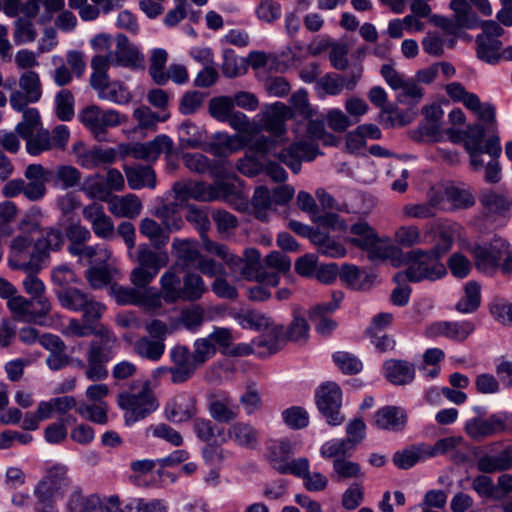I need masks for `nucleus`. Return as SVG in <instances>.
Segmentation results:
<instances>
[{"label": "nucleus", "mask_w": 512, "mask_h": 512, "mask_svg": "<svg viewBox=\"0 0 512 512\" xmlns=\"http://www.w3.org/2000/svg\"><path fill=\"white\" fill-rule=\"evenodd\" d=\"M395 266H406L405 270L395 274L394 281L396 283L436 281L447 273L443 263L422 249L402 252Z\"/></svg>", "instance_id": "4"}, {"label": "nucleus", "mask_w": 512, "mask_h": 512, "mask_svg": "<svg viewBox=\"0 0 512 512\" xmlns=\"http://www.w3.org/2000/svg\"><path fill=\"white\" fill-rule=\"evenodd\" d=\"M24 139L27 152L32 156H37L53 148L51 134L46 129H40Z\"/></svg>", "instance_id": "60"}, {"label": "nucleus", "mask_w": 512, "mask_h": 512, "mask_svg": "<svg viewBox=\"0 0 512 512\" xmlns=\"http://www.w3.org/2000/svg\"><path fill=\"white\" fill-rule=\"evenodd\" d=\"M83 217L91 224L95 235L102 239H112L115 228L111 218L105 214L102 205L92 203L84 207Z\"/></svg>", "instance_id": "27"}, {"label": "nucleus", "mask_w": 512, "mask_h": 512, "mask_svg": "<svg viewBox=\"0 0 512 512\" xmlns=\"http://www.w3.org/2000/svg\"><path fill=\"white\" fill-rule=\"evenodd\" d=\"M161 298L168 304H173L181 300L182 279L173 270L165 271L160 278Z\"/></svg>", "instance_id": "39"}, {"label": "nucleus", "mask_w": 512, "mask_h": 512, "mask_svg": "<svg viewBox=\"0 0 512 512\" xmlns=\"http://www.w3.org/2000/svg\"><path fill=\"white\" fill-rule=\"evenodd\" d=\"M60 305L72 312H81L82 321L101 325L100 320L106 312V305L88 293L76 287H65L56 290Z\"/></svg>", "instance_id": "8"}, {"label": "nucleus", "mask_w": 512, "mask_h": 512, "mask_svg": "<svg viewBox=\"0 0 512 512\" xmlns=\"http://www.w3.org/2000/svg\"><path fill=\"white\" fill-rule=\"evenodd\" d=\"M285 331L283 326H274L267 333L262 334L253 340L257 355L268 357L278 352L286 344Z\"/></svg>", "instance_id": "33"}, {"label": "nucleus", "mask_w": 512, "mask_h": 512, "mask_svg": "<svg viewBox=\"0 0 512 512\" xmlns=\"http://www.w3.org/2000/svg\"><path fill=\"white\" fill-rule=\"evenodd\" d=\"M134 351L142 358L158 361L165 351V343L162 340H154L144 336L134 344Z\"/></svg>", "instance_id": "49"}, {"label": "nucleus", "mask_w": 512, "mask_h": 512, "mask_svg": "<svg viewBox=\"0 0 512 512\" xmlns=\"http://www.w3.org/2000/svg\"><path fill=\"white\" fill-rule=\"evenodd\" d=\"M374 424L381 430L400 432L407 424V413L402 407L385 406L375 413Z\"/></svg>", "instance_id": "30"}, {"label": "nucleus", "mask_w": 512, "mask_h": 512, "mask_svg": "<svg viewBox=\"0 0 512 512\" xmlns=\"http://www.w3.org/2000/svg\"><path fill=\"white\" fill-rule=\"evenodd\" d=\"M167 57V52L161 48L154 49L150 57L149 73L158 85H164L168 81V76L164 72Z\"/></svg>", "instance_id": "62"}, {"label": "nucleus", "mask_w": 512, "mask_h": 512, "mask_svg": "<svg viewBox=\"0 0 512 512\" xmlns=\"http://www.w3.org/2000/svg\"><path fill=\"white\" fill-rule=\"evenodd\" d=\"M108 70H103L105 79L101 80L98 78L101 73L98 69H93L90 76V84L93 89L98 92V97L103 100H107L119 105L128 104L131 99V93L125 88L120 82H110L107 74Z\"/></svg>", "instance_id": "18"}, {"label": "nucleus", "mask_w": 512, "mask_h": 512, "mask_svg": "<svg viewBox=\"0 0 512 512\" xmlns=\"http://www.w3.org/2000/svg\"><path fill=\"white\" fill-rule=\"evenodd\" d=\"M444 196L451 209H466L475 203V199L469 191L455 186L447 187Z\"/></svg>", "instance_id": "63"}, {"label": "nucleus", "mask_w": 512, "mask_h": 512, "mask_svg": "<svg viewBox=\"0 0 512 512\" xmlns=\"http://www.w3.org/2000/svg\"><path fill=\"white\" fill-rule=\"evenodd\" d=\"M116 159V152L112 148L93 147L77 152L76 161L85 169H94L111 164Z\"/></svg>", "instance_id": "35"}, {"label": "nucleus", "mask_w": 512, "mask_h": 512, "mask_svg": "<svg viewBox=\"0 0 512 512\" xmlns=\"http://www.w3.org/2000/svg\"><path fill=\"white\" fill-rule=\"evenodd\" d=\"M343 298L342 291H334L331 301L317 304L310 310L309 319L314 323L318 333L328 335L336 328L337 323L329 315L338 309Z\"/></svg>", "instance_id": "20"}, {"label": "nucleus", "mask_w": 512, "mask_h": 512, "mask_svg": "<svg viewBox=\"0 0 512 512\" xmlns=\"http://www.w3.org/2000/svg\"><path fill=\"white\" fill-rule=\"evenodd\" d=\"M97 339L90 342L87 351L86 377L90 381H101L108 377L107 363L115 356L116 335L108 328L98 332Z\"/></svg>", "instance_id": "7"}, {"label": "nucleus", "mask_w": 512, "mask_h": 512, "mask_svg": "<svg viewBox=\"0 0 512 512\" xmlns=\"http://www.w3.org/2000/svg\"><path fill=\"white\" fill-rule=\"evenodd\" d=\"M170 360L173 363L171 382L181 384L188 381L200 366L188 347L177 345L170 350Z\"/></svg>", "instance_id": "19"}, {"label": "nucleus", "mask_w": 512, "mask_h": 512, "mask_svg": "<svg viewBox=\"0 0 512 512\" xmlns=\"http://www.w3.org/2000/svg\"><path fill=\"white\" fill-rule=\"evenodd\" d=\"M207 291L208 288L201 275L192 271L185 273L182 279L181 301H197L201 299Z\"/></svg>", "instance_id": "41"}, {"label": "nucleus", "mask_w": 512, "mask_h": 512, "mask_svg": "<svg viewBox=\"0 0 512 512\" xmlns=\"http://www.w3.org/2000/svg\"><path fill=\"white\" fill-rule=\"evenodd\" d=\"M108 209L116 217L133 219L140 215L142 202L132 193L124 196L112 195L108 202Z\"/></svg>", "instance_id": "34"}, {"label": "nucleus", "mask_w": 512, "mask_h": 512, "mask_svg": "<svg viewBox=\"0 0 512 512\" xmlns=\"http://www.w3.org/2000/svg\"><path fill=\"white\" fill-rule=\"evenodd\" d=\"M22 121L16 125V132L22 138L42 129L39 111L36 108L25 107L22 111Z\"/></svg>", "instance_id": "58"}, {"label": "nucleus", "mask_w": 512, "mask_h": 512, "mask_svg": "<svg viewBox=\"0 0 512 512\" xmlns=\"http://www.w3.org/2000/svg\"><path fill=\"white\" fill-rule=\"evenodd\" d=\"M207 403L209 414L216 422L230 423L238 417L239 406L227 392L210 393Z\"/></svg>", "instance_id": "23"}, {"label": "nucleus", "mask_w": 512, "mask_h": 512, "mask_svg": "<svg viewBox=\"0 0 512 512\" xmlns=\"http://www.w3.org/2000/svg\"><path fill=\"white\" fill-rule=\"evenodd\" d=\"M351 234L354 237L349 239V242L364 250L367 245H371L374 238L377 236L375 230L366 222L359 221L350 227Z\"/></svg>", "instance_id": "64"}, {"label": "nucleus", "mask_w": 512, "mask_h": 512, "mask_svg": "<svg viewBox=\"0 0 512 512\" xmlns=\"http://www.w3.org/2000/svg\"><path fill=\"white\" fill-rule=\"evenodd\" d=\"M385 378L393 385L405 386L415 378L414 364L401 359H390L384 362Z\"/></svg>", "instance_id": "31"}, {"label": "nucleus", "mask_w": 512, "mask_h": 512, "mask_svg": "<svg viewBox=\"0 0 512 512\" xmlns=\"http://www.w3.org/2000/svg\"><path fill=\"white\" fill-rule=\"evenodd\" d=\"M204 250L222 259L237 280H255L272 286L279 282L278 274L261 271L260 254L256 249H246L244 259L231 253L226 245L204 238Z\"/></svg>", "instance_id": "2"}, {"label": "nucleus", "mask_w": 512, "mask_h": 512, "mask_svg": "<svg viewBox=\"0 0 512 512\" xmlns=\"http://www.w3.org/2000/svg\"><path fill=\"white\" fill-rule=\"evenodd\" d=\"M508 247V242L497 236L489 242L475 245L472 248V255L476 268L485 274L492 275L499 268Z\"/></svg>", "instance_id": "14"}, {"label": "nucleus", "mask_w": 512, "mask_h": 512, "mask_svg": "<svg viewBox=\"0 0 512 512\" xmlns=\"http://www.w3.org/2000/svg\"><path fill=\"white\" fill-rule=\"evenodd\" d=\"M81 190L91 199H98L108 204L112 193L99 175L85 179Z\"/></svg>", "instance_id": "59"}, {"label": "nucleus", "mask_w": 512, "mask_h": 512, "mask_svg": "<svg viewBox=\"0 0 512 512\" xmlns=\"http://www.w3.org/2000/svg\"><path fill=\"white\" fill-rule=\"evenodd\" d=\"M172 250L177 259L176 265L183 270L195 267L202 255L198 249V243L190 239H174Z\"/></svg>", "instance_id": "36"}, {"label": "nucleus", "mask_w": 512, "mask_h": 512, "mask_svg": "<svg viewBox=\"0 0 512 512\" xmlns=\"http://www.w3.org/2000/svg\"><path fill=\"white\" fill-rule=\"evenodd\" d=\"M308 335L309 325L304 317V312L301 308L295 307L293 309V320L285 332L286 340L301 342L307 340Z\"/></svg>", "instance_id": "52"}, {"label": "nucleus", "mask_w": 512, "mask_h": 512, "mask_svg": "<svg viewBox=\"0 0 512 512\" xmlns=\"http://www.w3.org/2000/svg\"><path fill=\"white\" fill-rule=\"evenodd\" d=\"M475 329L470 321H440L429 325L425 335L430 338L444 336L453 341H464Z\"/></svg>", "instance_id": "26"}, {"label": "nucleus", "mask_w": 512, "mask_h": 512, "mask_svg": "<svg viewBox=\"0 0 512 512\" xmlns=\"http://www.w3.org/2000/svg\"><path fill=\"white\" fill-rule=\"evenodd\" d=\"M0 298L7 300V308L13 320L23 323V320L33 315L29 310L32 301L20 295L17 288L2 277H0Z\"/></svg>", "instance_id": "22"}, {"label": "nucleus", "mask_w": 512, "mask_h": 512, "mask_svg": "<svg viewBox=\"0 0 512 512\" xmlns=\"http://www.w3.org/2000/svg\"><path fill=\"white\" fill-rule=\"evenodd\" d=\"M512 414L494 413L487 418L474 417L465 424V432L474 441L480 442L488 437L508 431Z\"/></svg>", "instance_id": "15"}, {"label": "nucleus", "mask_w": 512, "mask_h": 512, "mask_svg": "<svg viewBox=\"0 0 512 512\" xmlns=\"http://www.w3.org/2000/svg\"><path fill=\"white\" fill-rule=\"evenodd\" d=\"M173 190L176 198L180 201L194 199L197 201L210 202L215 200H225L237 193L235 184L217 180L214 184L204 182L175 183Z\"/></svg>", "instance_id": "10"}, {"label": "nucleus", "mask_w": 512, "mask_h": 512, "mask_svg": "<svg viewBox=\"0 0 512 512\" xmlns=\"http://www.w3.org/2000/svg\"><path fill=\"white\" fill-rule=\"evenodd\" d=\"M210 143V151L217 156L231 154L242 148L243 143L239 135H230L226 132H217Z\"/></svg>", "instance_id": "45"}, {"label": "nucleus", "mask_w": 512, "mask_h": 512, "mask_svg": "<svg viewBox=\"0 0 512 512\" xmlns=\"http://www.w3.org/2000/svg\"><path fill=\"white\" fill-rule=\"evenodd\" d=\"M115 48L105 55H95L91 60V68L98 69L101 75L98 78L105 79L103 70H108L110 66L125 67L130 69L140 68L143 65L144 56L140 53L137 46L132 44L124 34H117L115 38Z\"/></svg>", "instance_id": "6"}, {"label": "nucleus", "mask_w": 512, "mask_h": 512, "mask_svg": "<svg viewBox=\"0 0 512 512\" xmlns=\"http://www.w3.org/2000/svg\"><path fill=\"white\" fill-rule=\"evenodd\" d=\"M225 437L240 447L254 448L259 441V431L249 423L235 422L229 426Z\"/></svg>", "instance_id": "37"}, {"label": "nucleus", "mask_w": 512, "mask_h": 512, "mask_svg": "<svg viewBox=\"0 0 512 512\" xmlns=\"http://www.w3.org/2000/svg\"><path fill=\"white\" fill-rule=\"evenodd\" d=\"M312 244L320 254L327 257L341 258L346 255V248L320 229H317L312 236Z\"/></svg>", "instance_id": "42"}, {"label": "nucleus", "mask_w": 512, "mask_h": 512, "mask_svg": "<svg viewBox=\"0 0 512 512\" xmlns=\"http://www.w3.org/2000/svg\"><path fill=\"white\" fill-rule=\"evenodd\" d=\"M118 404L125 410L124 418L128 426L147 418L159 406L147 381L143 382L138 390L120 393Z\"/></svg>", "instance_id": "9"}, {"label": "nucleus", "mask_w": 512, "mask_h": 512, "mask_svg": "<svg viewBox=\"0 0 512 512\" xmlns=\"http://www.w3.org/2000/svg\"><path fill=\"white\" fill-rule=\"evenodd\" d=\"M172 147V139L167 135L161 134L149 142L134 144L130 150V154L135 159L154 161L162 153H170Z\"/></svg>", "instance_id": "28"}, {"label": "nucleus", "mask_w": 512, "mask_h": 512, "mask_svg": "<svg viewBox=\"0 0 512 512\" xmlns=\"http://www.w3.org/2000/svg\"><path fill=\"white\" fill-rule=\"evenodd\" d=\"M8 265L13 270L40 269L45 259V251L32 245V238L19 235L11 241Z\"/></svg>", "instance_id": "12"}, {"label": "nucleus", "mask_w": 512, "mask_h": 512, "mask_svg": "<svg viewBox=\"0 0 512 512\" xmlns=\"http://www.w3.org/2000/svg\"><path fill=\"white\" fill-rule=\"evenodd\" d=\"M80 122L88 128L92 134L99 137L108 129L117 127L126 122L127 117L114 109L104 110L97 105H89L79 113Z\"/></svg>", "instance_id": "13"}, {"label": "nucleus", "mask_w": 512, "mask_h": 512, "mask_svg": "<svg viewBox=\"0 0 512 512\" xmlns=\"http://www.w3.org/2000/svg\"><path fill=\"white\" fill-rule=\"evenodd\" d=\"M106 328L104 325L85 323L82 319L72 318L63 330V334L70 337H86L89 335L97 337L99 335L98 332L104 331Z\"/></svg>", "instance_id": "61"}, {"label": "nucleus", "mask_w": 512, "mask_h": 512, "mask_svg": "<svg viewBox=\"0 0 512 512\" xmlns=\"http://www.w3.org/2000/svg\"><path fill=\"white\" fill-rule=\"evenodd\" d=\"M476 467L482 474L472 480V489L481 497L499 501L493 479L487 474L512 469V446H507L497 454L483 453L477 458Z\"/></svg>", "instance_id": "5"}, {"label": "nucleus", "mask_w": 512, "mask_h": 512, "mask_svg": "<svg viewBox=\"0 0 512 512\" xmlns=\"http://www.w3.org/2000/svg\"><path fill=\"white\" fill-rule=\"evenodd\" d=\"M73 479L64 464L47 468L33 487L34 512H59L57 501L72 488Z\"/></svg>", "instance_id": "3"}, {"label": "nucleus", "mask_w": 512, "mask_h": 512, "mask_svg": "<svg viewBox=\"0 0 512 512\" xmlns=\"http://www.w3.org/2000/svg\"><path fill=\"white\" fill-rule=\"evenodd\" d=\"M138 266L155 270L158 274L159 270L166 265L167 256L164 253H158L150 249L147 245L139 247L137 256Z\"/></svg>", "instance_id": "57"}, {"label": "nucleus", "mask_w": 512, "mask_h": 512, "mask_svg": "<svg viewBox=\"0 0 512 512\" xmlns=\"http://www.w3.org/2000/svg\"><path fill=\"white\" fill-rule=\"evenodd\" d=\"M481 204L491 213L503 215L511 207L512 201L505 193L486 191L480 195Z\"/></svg>", "instance_id": "51"}, {"label": "nucleus", "mask_w": 512, "mask_h": 512, "mask_svg": "<svg viewBox=\"0 0 512 512\" xmlns=\"http://www.w3.org/2000/svg\"><path fill=\"white\" fill-rule=\"evenodd\" d=\"M481 304L480 285L475 281H469L464 288V296L456 304V310L469 314L475 312Z\"/></svg>", "instance_id": "48"}, {"label": "nucleus", "mask_w": 512, "mask_h": 512, "mask_svg": "<svg viewBox=\"0 0 512 512\" xmlns=\"http://www.w3.org/2000/svg\"><path fill=\"white\" fill-rule=\"evenodd\" d=\"M272 203L273 198L267 187L259 186L255 189L252 198V207L257 219L267 221Z\"/></svg>", "instance_id": "55"}, {"label": "nucleus", "mask_w": 512, "mask_h": 512, "mask_svg": "<svg viewBox=\"0 0 512 512\" xmlns=\"http://www.w3.org/2000/svg\"><path fill=\"white\" fill-rule=\"evenodd\" d=\"M65 242V235L61 228L50 227L43 231V235L36 241V248L45 251V258L50 250L56 251L62 248Z\"/></svg>", "instance_id": "56"}, {"label": "nucleus", "mask_w": 512, "mask_h": 512, "mask_svg": "<svg viewBox=\"0 0 512 512\" xmlns=\"http://www.w3.org/2000/svg\"><path fill=\"white\" fill-rule=\"evenodd\" d=\"M477 57L490 65H496L501 60L502 42L487 36H476Z\"/></svg>", "instance_id": "40"}, {"label": "nucleus", "mask_w": 512, "mask_h": 512, "mask_svg": "<svg viewBox=\"0 0 512 512\" xmlns=\"http://www.w3.org/2000/svg\"><path fill=\"white\" fill-rule=\"evenodd\" d=\"M315 89L320 97L339 95L345 88V77L336 73H328L317 80Z\"/></svg>", "instance_id": "53"}, {"label": "nucleus", "mask_w": 512, "mask_h": 512, "mask_svg": "<svg viewBox=\"0 0 512 512\" xmlns=\"http://www.w3.org/2000/svg\"><path fill=\"white\" fill-rule=\"evenodd\" d=\"M230 315L243 329L260 330L271 324L268 316L255 310H239L231 312Z\"/></svg>", "instance_id": "44"}, {"label": "nucleus", "mask_w": 512, "mask_h": 512, "mask_svg": "<svg viewBox=\"0 0 512 512\" xmlns=\"http://www.w3.org/2000/svg\"><path fill=\"white\" fill-rule=\"evenodd\" d=\"M289 114V108L283 103L276 102L267 106L263 111V128L271 132L273 136L261 135L252 143L251 149L256 153L271 155L285 164L293 173L301 169L302 161H312L318 154L317 147L310 141H297L285 147V118Z\"/></svg>", "instance_id": "1"}, {"label": "nucleus", "mask_w": 512, "mask_h": 512, "mask_svg": "<svg viewBox=\"0 0 512 512\" xmlns=\"http://www.w3.org/2000/svg\"><path fill=\"white\" fill-rule=\"evenodd\" d=\"M20 90L10 95V105L16 111H22L29 103H36L42 96L41 82L35 71H26L19 78Z\"/></svg>", "instance_id": "17"}, {"label": "nucleus", "mask_w": 512, "mask_h": 512, "mask_svg": "<svg viewBox=\"0 0 512 512\" xmlns=\"http://www.w3.org/2000/svg\"><path fill=\"white\" fill-rule=\"evenodd\" d=\"M51 173L54 184L64 190L76 187L80 183L82 176L81 172L71 165H60Z\"/></svg>", "instance_id": "54"}, {"label": "nucleus", "mask_w": 512, "mask_h": 512, "mask_svg": "<svg viewBox=\"0 0 512 512\" xmlns=\"http://www.w3.org/2000/svg\"><path fill=\"white\" fill-rule=\"evenodd\" d=\"M450 8L454 12V19L461 28L473 29L478 27V17L466 0H452Z\"/></svg>", "instance_id": "47"}, {"label": "nucleus", "mask_w": 512, "mask_h": 512, "mask_svg": "<svg viewBox=\"0 0 512 512\" xmlns=\"http://www.w3.org/2000/svg\"><path fill=\"white\" fill-rule=\"evenodd\" d=\"M112 294L115 301L120 305H138L144 307L156 306L159 303L158 297L148 295L147 291H141L134 287L114 286Z\"/></svg>", "instance_id": "32"}, {"label": "nucleus", "mask_w": 512, "mask_h": 512, "mask_svg": "<svg viewBox=\"0 0 512 512\" xmlns=\"http://www.w3.org/2000/svg\"><path fill=\"white\" fill-rule=\"evenodd\" d=\"M316 404L329 425L337 426L342 424L345 419L344 415L340 412L342 392L336 383L329 382L317 390Z\"/></svg>", "instance_id": "16"}, {"label": "nucleus", "mask_w": 512, "mask_h": 512, "mask_svg": "<svg viewBox=\"0 0 512 512\" xmlns=\"http://www.w3.org/2000/svg\"><path fill=\"white\" fill-rule=\"evenodd\" d=\"M464 449L465 440L461 436H450L439 439L433 446L426 444L428 458L450 454L451 459L456 463L466 460Z\"/></svg>", "instance_id": "29"}, {"label": "nucleus", "mask_w": 512, "mask_h": 512, "mask_svg": "<svg viewBox=\"0 0 512 512\" xmlns=\"http://www.w3.org/2000/svg\"><path fill=\"white\" fill-rule=\"evenodd\" d=\"M183 163L190 171L205 174L208 173L216 180L226 178L227 171L223 160H210L202 153H185L182 157Z\"/></svg>", "instance_id": "24"}, {"label": "nucleus", "mask_w": 512, "mask_h": 512, "mask_svg": "<svg viewBox=\"0 0 512 512\" xmlns=\"http://www.w3.org/2000/svg\"><path fill=\"white\" fill-rule=\"evenodd\" d=\"M197 413L196 400L188 393H181L167 402L164 408L165 418L173 423H182L192 419Z\"/></svg>", "instance_id": "25"}, {"label": "nucleus", "mask_w": 512, "mask_h": 512, "mask_svg": "<svg viewBox=\"0 0 512 512\" xmlns=\"http://www.w3.org/2000/svg\"><path fill=\"white\" fill-rule=\"evenodd\" d=\"M272 466L281 474H291L303 479L309 472L310 462L306 457H299L289 462L273 457Z\"/></svg>", "instance_id": "50"}, {"label": "nucleus", "mask_w": 512, "mask_h": 512, "mask_svg": "<svg viewBox=\"0 0 512 512\" xmlns=\"http://www.w3.org/2000/svg\"><path fill=\"white\" fill-rule=\"evenodd\" d=\"M39 269L24 270L27 275L22 281L23 290L32 301L29 307L30 312L33 314L28 317L27 320H23V323L27 324H41L42 320L46 318L51 310L52 304L49 298L46 296V287L44 282L38 278L35 274Z\"/></svg>", "instance_id": "11"}, {"label": "nucleus", "mask_w": 512, "mask_h": 512, "mask_svg": "<svg viewBox=\"0 0 512 512\" xmlns=\"http://www.w3.org/2000/svg\"><path fill=\"white\" fill-rule=\"evenodd\" d=\"M125 174L128 185L133 190H139L144 187L153 189L156 186V175L150 166L126 167Z\"/></svg>", "instance_id": "38"}, {"label": "nucleus", "mask_w": 512, "mask_h": 512, "mask_svg": "<svg viewBox=\"0 0 512 512\" xmlns=\"http://www.w3.org/2000/svg\"><path fill=\"white\" fill-rule=\"evenodd\" d=\"M364 250L368 252L369 258L373 261L391 258L394 264L398 262L402 253L396 246L389 244L378 236H376L371 245H367Z\"/></svg>", "instance_id": "46"}, {"label": "nucleus", "mask_w": 512, "mask_h": 512, "mask_svg": "<svg viewBox=\"0 0 512 512\" xmlns=\"http://www.w3.org/2000/svg\"><path fill=\"white\" fill-rule=\"evenodd\" d=\"M24 190L23 195L26 199L36 202L46 195V183L50 181L52 173L40 164H30L24 172Z\"/></svg>", "instance_id": "21"}, {"label": "nucleus", "mask_w": 512, "mask_h": 512, "mask_svg": "<svg viewBox=\"0 0 512 512\" xmlns=\"http://www.w3.org/2000/svg\"><path fill=\"white\" fill-rule=\"evenodd\" d=\"M427 458L426 444L421 443L395 452L393 455V463L399 469H410L417 462Z\"/></svg>", "instance_id": "43"}]
</instances>
